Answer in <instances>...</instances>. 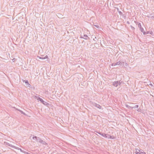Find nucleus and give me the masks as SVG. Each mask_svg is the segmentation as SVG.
<instances>
[{"instance_id":"obj_1","label":"nucleus","mask_w":154,"mask_h":154,"mask_svg":"<svg viewBox=\"0 0 154 154\" xmlns=\"http://www.w3.org/2000/svg\"><path fill=\"white\" fill-rule=\"evenodd\" d=\"M118 60H119V61L116 63V64L119 65L120 67H123L124 66V63H126V61L122 60V57H119L118 59Z\"/></svg>"},{"instance_id":"obj_2","label":"nucleus","mask_w":154,"mask_h":154,"mask_svg":"<svg viewBox=\"0 0 154 154\" xmlns=\"http://www.w3.org/2000/svg\"><path fill=\"white\" fill-rule=\"evenodd\" d=\"M137 25H138V27L140 28V31L143 33V31H144L142 27L141 24L140 23L137 22L136 23Z\"/></svg>"},{"instance_id":"obj_3","label":"nucleus","mask_w":154,"mask_h":154,"mask_svg":"<svg viewBox=\"0 0 154 154\" xmlns=\"http://www.w3.org/2000/svg\"><path fill=\"white\" fill-rule=\"evenodd\" d=\"M32 139L33 140H35L37 142H39V143L41 141L42 139L36 136H33L32 137Z\"/></svg>"},{"instance_id":"obj_4","label":"nucleus","mask_w":154,"mask_h":154,"mask_svg":"<svg viewBox=\"0 0 154 154\" xmlns=\"http://www.w3.org/2000/svg\"><path fill=\"white\" fill-rule=\"evenodd\" d=\"M39 101H40L41 103H42L44 105H45V106H48L49 105V103L45 101L42 98H41V99H40Z\"/></svg>"},{"instance_id":"obj_5","label":"nucleus","mask_w":154,"mask_h":154,"mask_svg":"<svg viewBox=\"0 0 154 154\" xmlns=\"http://www.w3.org/2000/svg\"><path fill=\"white\" fill-rule=\"evenodd\" d=\"M92 104L93 106H95L99 109H101L102 108L101 106L98 104L95 103H92Z\"/></svg>"},{"instance_id":"obj_6","label":"nucleus","mask_w":154,"mask_h":154,"mask_svg":"<svg viewBox=\"0 0 154 154\" xmlns=\"http://www.w3.org/2000/svg\"><path fill=\"white\" fill-rule=\"evenodd\" d=\"M4 143L5 145L6 146H10V147L13 148H16L15 146H13L7 142H4Z\"/></svg>"},{"instance_id":"obj_7","label":"nucleus","mask_w":154,"mask_h":154,"mask_svg":"<svg viewBox=\"0 0 154 154\" xmlns=\"http://www.w3.org/2000/svg\"><path fill=\"white\" fill-rule=\"evenodd\" d=\"M97 133H98L99 134H100L103 137L106 138L107 134H106L104 133H102L101 132H98L97 131H96Z\"/></svg>"},{"instance_id":"obj_8","label":"nucleus","mask_w":154,"mask_h":154,"mask_svg":"<svg viewBox=\"0 0 154 154\" xmlns=\"http://www.w3.org/2000/svg\"><path fill=\"white\" fill-rule=\"evenodd\" d=\"M81 38H83L86 40H87L89 38V37L87 36V35L86 34L84 35L83 36L81 35Z\"/></svg>"},{"instance_id":"obj_9","label":"nucleus","mask_w":154,"mask_h":154,"mask_svg":"<svg viewBox=\"0 0 154 154\" xmlns=\"http://www.w3.org/2000/svg\"><path fill=\"white\" fill-rule=\"evenodd\" d=\"M153 32L152 31H147V32H145V31H143V34L144 35H146L147 34H150L152 35L153 34Z\"/></svg>"},{"instance_id":"obj_10","label":"nucleus","mask_w":154,"mask_h":154,"mask_svg":"<svg viewBox=\"0 0 154 154\" xmlns=\"http://www.w3.org/2000/svg\"><path fill=\"white\" fill-rule=\"evenodd\" d=\"M26 84V85L27 87H29V88L31 87V85L29 83L28 81L27 80H26L24 81Z\"/></svg>"},{"instance_id":"obj_11","label":"nucleus","mask_w":154,"mask_h":154,"mask_svg":"<svg viewBox=\"0 0 154 154\" xmlns=\"http://www.w3.org/2000/svg\"><path fill=\"white\" fill-rule=\"evenodd\" d=\"M118 81H115L113 82L112 85L115 87H117L119 85Z\"/></svg>"},{"instance_id":"obj_12","label":"nucleus","mask_w":154,"mask_h":154,"mask_svg":"<svg viewBox=\"0 0 154 154\" xmlns=\"http://www.w3.org/2000/svg\"><path fill=\"white\" fill-rule=\"evenodd\" d=\"M38 58L40 59H48V56L47 55H46L44 57H42L39 56H37V57Z\"/></svg>"},{"instance_id":"obj_13","label":"nucleus","mask_w":154,"mask_h":154,"mask_svg":"<svg viewBox=\"0 0 154 154\" xmlns=\"http://www.w3.org/2000/svg\"><path fill=\"white\" fill-rule=\"evenodd\" d=\"M40 143L43 145H46L47 144V143L45 141H43L42 139H41V141H40Z\"/></svg>"},{"instance_id":"obj_14","label":"nucleus","mask_w":154,"mask_h":154,"mask_svg":"<svg viewBox=\"0 0 154 154\" xmlns=\"http://www.w3.org/2000/svg\"><path fill=\"white\" fill-rule=\"evenodd\" d=\"M139 152V154H146V153L142 149H140Z\"/></svg>"},{"instance_id":"obj_15","label":"nucleus","mask_w":154,"mask_h":154,"mask_svg":"<svg viewBox=\"0 0 154 154\" xmlns=\"http://www.w3.org/2000/svg\"><path fill=\"white\" fill-rule=\"evenodd\" d=\"M16 110L19 111L21 114H22L23 115H26V113L24 112L23 111L19 109H16Z\"/></svg>"},{"instance_id":"obj_16","label":"nucleus","mask_w":154,"mask_h":154,"mask_svg":"<svg viewBox=\"0 0 154 154\" xmlns=\"http://www.w3.org/2000/svg\"><path fill=\"white\" fill-rule=\"evenodd\" d=\"M14 148L17 149L18 150H20L21 152H22L23 153L24 152V151L22 150L19 147H17L16 146V148Z\"/></svg>"},{"instance_id":"obj_17","label":"nucleus","mask_w":154,"mask_h":154,"mask_svg":"<svg viewBox=\"0 0 154 154\" xmlns=\"http://www.w3.org/2000/svg\"><path fill=\"white\" fill-rule=\"evenodd\" d=\"M125 106L128 109H132L133 108V107L130 106L128 105V104H125Z\"/></svg>"},{"instance_id":"obj_18","label":"nucleus","mask_w":154,"mask_h":154,"mask_svg":"<svg viewBox=\"0 0 154 154\" xmlns=\"http://www.w3.org/2000/svg\"><path fill=\"white\" fill-rule=\"evenodd\" d=\"M136 151H135V153L136 154H139V152L140 151V150H139V149H136Z\"/></svg>"},{"instance_id":"obj_19","label":"nucleus","mask_w":154,"mask_h":154,"mask_svg":"<svg viewBox=\"0 0 154 154\" xmlns=\"http://www.w3.org/2000/svg\"><path fill=\"white\" fill-rule=\"evenodd\" d=\"M111 136L110 135H109L108 134H107V135L106 136V138H107L108 139H110V138H111Z\"/></svg>"},{"instance_id":"obj_20","label":"nucleus","mask_w":154,"mask_h":154,"mask_svg":"<svg viewBox=\"0 0 154 154\" xmlns=\"http://www.w3.org/2000/svg\"><path fill=\"white\" fill-rule=\"evenodd\" d=\"M35 98L37 100H38L39 101L40 100V99H41V98L39 97V96H35Z\"/></svg>"},{"instance_id":"obj_21","label":"nucleus","mask_w":154,"mask_h":154,"mask_svg":"<svg viewBox=\"0 0 154 154\" xmlns=\"http://www.w3.org/2000/svg\"><path fill=\"white\" fill-rule=\"evenodd\" d=\"M150 17H151L152 18L154 19V14H151L150 15Z\"/></svg>"},{"instance_id":"obj_22","label":"nucleus","mask_w":154,"mask_h":154,"mask_svg":"<svg viewBox=\"0 0 154 154\" xmlns=\"http://www.w3.org/2000/svg\"><path fill=\"white\" fill-rule=\"evenodd\" d=\"M125 63V66H124V67H128V64L127 63Z\"/></svg>"},{"instance_id":"obj_23","label":"nucleus","mask_w":154,"mask_h":154,"mask_svg":"<svg viewBox=\"0 0 154 154\" xmlns=\"http://www.w3.org/2000/svg\"><path fill=\"white\" fill-rule=\"evenodd\" d=\"M111 138H110V139H115L116 138V137L113 136H111Z\"/></svg>"},{"instance_id":"obj_24","label":"nucleus","mask_w":154,"mask_h":154,"mask_svg":"<svg viewBox=\"0 0 154 154\" xmlns=\"http://www.w3.org/2000/svg\"><path fill=\"white\" fill-rule=\"evenodd\" d=\"M94 26H95L96 27H97V28H99L100 26H99L97 25H94Z\"/></svg>"},{"instance_id":"obj_25","label":"nucleus","mask_w":154,"mask_h":154,"mask_svg":"<svg viewBox=\"0 0 154 154\" xmlns=\"http://www.w3.org/2000/svg\"><path fill=\"white\" fill-rule=\"evenodd\" d=\"M117 64H116V63H113L111 65L112 66H115Z\"/></svg>"},{"instance_id":"obj_26","label":"nucleus","mask_w":154,"mask_h":154,"mask_svg":"<svg viewBox=\"0 0 154 154\" xmlns=\"http://www.w3.org/2000/svg\"><path fill=\"white\" fill-rule=\"evenodd\" d=\"M138 106H139L138 105H136L133 107V108H138Z\"/></svg>"},{"instance_id":"obj_27","label":"nucleus","mask_w":154,"mask_h":154,"mask_svg":"<svg viewBox=\"0 0 154 154\" xmlns=\"http://www.w3.org/2000/svg\"><path fill=\"white\" fill-rule=\"evenodd\" d=\"M118 12L120 15H123L121 11H120Z\"/></svg>"},{"instance_id":"obj_28","label":"nucleus","mask_w":154,"mask_h":154,"mask_svg":"<svg viewBox=\"0 0 154 154\" xmlns=\"http://www.w3.org/2000/svg\"><path fill=\"white\" fill-rule=\"evenodd\" d=\"M131 28L132 30H134L135 29V28L132 26L131 25Z\"/></svg>"},{"instance_id":"obj_29","label":"nucleus","mask_w":154,"mask_h":154,"mask_svg":"<svg viewBox=\"0 0 154 154\" xmlns=\"http://www.w3.org/2000/svg\"><path fill=\"white\" fill-rule=\"evenodd\" d=\"M115 8L116 9H117V11H118V12H119V11H119V8H117V7H115Z\"/></svg>"},{"instance_id":"obj_30","label":"nucleus","mask_w":154,"mask_h":154,"mask_svg":"<svg viewBox=\"0 0 154 154\" xmlns=\"http://www.w3.org/2000/svg\"><path fill=\"white\" fill-rule=\"evenodd\" d=\"M23 153H24L25 154H28V152H27L25 151H24V152H23Z\"/></svg>"},{"instance_id":"obj_31","label":"nucleus","mask_w":154,"mask_h":154,"mask_svg":"<svg viewBox=\"0 0 154 154\" xmlns=\"http://www.w3.org/2000/svg\"><path fill=\"white\" fill-rule=\"evenodd\" d=\"M120 81H120L119 82V81H118V83H119V85H121V82H120Z\"/></svg>"},{"instance_id":"obj_32","label":"nucleus","mask_w":154,"mask_h":154,"mask_svg":"<svg viewBox=\"0 0 154 154\" xmlns=\"http://www.w3.org/2000/svg\"><path fill=\"white\" fill-rule=\"evenodd\" d=\"M127 23H128V24H129V21H127Z\"/></svg>"},{"instance_id":"obj_33","label":"nucleus","mask_w":154,"mask_h":154,"mask_svg":"<svg viewBox=\"0 0 154 154\" xmlns=\"http://www.w3.org/2000/svg\"><path fill=\"white\" fill-rule=\"evenodd\" d=\"M137 111H138V112H140V110L139 109H138Z\"/></svg>"},{"instance_id":"obj_34","label":"nucleus","mask_w":154,"mask_h":154,"mask_svg":"<svg viewBox=\"0 0 154 154\" xmlns=\"http://www.w3.org/2000/svg\"><path fill=\"white\" fill-rule=\"evenodd\" d=\"M28 154H30V153H28Z\"/></svg>"}]
</instances>
